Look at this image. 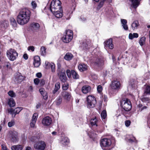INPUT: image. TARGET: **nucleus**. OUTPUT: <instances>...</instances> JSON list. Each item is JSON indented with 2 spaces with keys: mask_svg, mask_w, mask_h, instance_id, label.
Instances as JSON below:
<instances>
[{
  "mask_svg": "<svg viewBox=\"0 0 150 150\" xmlns=\"http://www.w3.org/2000/svg\"><path fill=\"white\" fill-rule=\"evenodd\" d=\"M61 4V2L59 0H53L50 4L51 11L57 18H61L63 16Z\"/></svg>",
  "mask_w": 150,
  "mask_h": 150,
  "instance_id": "obj_1",
  "label": "nucleus"
},
{
  "mask_svg": "<svg viewBox=\"0 0 150 150\" xmlns=\"http://www.w3.org/2000/svg\"><path fill=\"white\" fill-rule=\"evenodd\" d=\"M30 12L28 9L24 8L22 9L17 16L18 23L23 25L28 23L30 18Z\"/></svg>",
  "mask_w": 150,
  "mask_h": 150,
  "instance_id": "obj_2",
  "label": "nucleus"
},
{
  "mask_svg": "<svg viewBox=\"0 0 150 150\" xmlns=\"http://www.w3.org/2000/svg\"><path fill=\"white\" fill-rule=\"evenodd\" d=\"M6 56L8 59L11 61L15 60L18 57V54L14 49L10 48L6 52Z\"/></svg>",
  "mask_w": 150,
  "mask_h": 150,
  "instance_id": "obj_3",
  "label": "nucleus"
},
{
  "mask_svg": "<svg viewBox=\"0 0 150 150\" xmlns=\"http://www.w3.org/2000/svg\"><path fill=\"white\" fill-rule=\"evenodd\" d=\"M122 108L126 111H129L131 109L132 104L130 101L127 98H125L121 102Z\"/></svg>",
  "mask_w": 150,
  "mask_h": 150,
  "instance_id": "obj_4",
  "label": "nucleus"
},
{
  "mask_svg": "<svg viewBox=\"0 0 150 150\" xmlns=\"http://www.w3.org/2000/svg\"><path fill=\"white\" fill-rule=\"evenodd\" d=\"M73 37L72 31L70 30H67L62 38V40L64 42L68 43L72 40Z\"/></svg>",
  "mask_w": 150,
  "mask_h": 150,
  "instance_id": "obj_5",
  "label": "nucleus"
},
{
  "mask_svg": "<svg viewBox=\"0 0 150 150\" xmlns=\"http://www.w3.org/2000/svg\"><path fill=\"white\" fill-rule=\"evenodd\" d=\"M87 107L88 108H93L95 106L96 101L95 97L93 96H88L87 98Z\"/></svg>",
  "mask_w": 150,
  "mask_h": 150,
  "instance_id": "obj_6",
  "label": "nucleus"
},
{
  "mask_svg": "<svg viewBox=\"0 0 150 150\" xmlns=\"http://www.w3.org/2000/svg\"><path fill=\"white\" fill-rule=\"evenodd\" d=\"M112 90L114 91H117L121 87V84L120 82L117 80H112L110 85Z\"/></svg>",
  "mask_w": 150,
  "mask_h": 150,
  "instance_id": "obj_7",
  "label": "nucleus"
},
{
  "mask_svg": "<svg viewBox=\"0 0 150 150\" xmlns=\"http://www.w3.org/2000/svg\"><path fill=\"white\" fill-rule=\"evenodd\" d=\"M45 143L41 141L35 143L34 145L35 149L38 150H44L46 146Z\"/></svg>",
  "mask_w": 150,
  "mask_h": 150,
  "instance_id": "obj_8",
  "label": "nucleus"
},
{
  "mask_svg": "<svg viewBox=\"0 0 150 150\" xmlns=\"http://www.w3.org/2000/svg\"><path fill=\"white\" fill-rule=\"evenodd\" d=\"M10 139L13 142H17L18 138L17 133L15 131H10L8 135Z\"/></svg>",
  "mask_w": 150,
  "mask_h": 150,
  "instance_id": "obj_9",
  "label": "nucleus"
},
{
  "mask_svg": "<svg viewBox=\"0 0 150 150\" xmlns=\"http://www.w3.org/2000/svg\"><path fill=\"white\" fill-rule=\"evenodd\" d=\"M111 141L110 139H104L101 141L100 145L103 148L104 147H107L109 146L111 144Z\"/></svg>",
  "mask_w": 150,
  "mask_h": 150,
  "instance_id": "obj_10",
  "label": "nucleus"
},
{
  "mask_svg": "<svg viewBox=\"0 0 150 150\" xmlns=\"http://www.w3.org/2000/svg\"><path fill=\"white\" fill-rule=\"evenodd\" d=\"M51 118L49 116H47L44 118L42 121L43 125L45 126L50 125L52 123Z\"/></svg>",
  "mask_w": 150,
  "mask_h": 150,
  "instance_id": "obj_11",
  "label": "nucleus"
},
{
  "mask_svg": "<svg viewBox=\"0 0 150 150\" xmlns=\"http://www.w3.org/2000/svg\"><path fill=\"white\" fill-rule=\"evenodd\" d=\"M62 95L64 99L67 101L70 100L72 98L71 93L69 92L64 91L62 93Z\"/></svg>",
  "mask_w": 150,
  "mask_h": 150,
  "instance_id": "obj_12",
  "label": "nucleus"
},
{
  "mask_svg": "<svg viewBox=\"0 0 150 150\" xmlns=\"http://www.w3.org/2000/svg\"><path fill=\"white\" fill-rule=\"evenodd\" d=\"M24 79V77L23 76L21 73H17L15 76L14 81L16 83H19L22 82Z\"/></svg>",
  "mask_w": 150,
  "mask_h": 150,
  "instance_id": "obj_13",
  "label": "nucleus"
},
{
  "mask_svg": "<svg viewBox=\"0 0 150 150\" xmlns=\"http://www.w3.org/2000/svg\"><path fill=\"white\" fill-rule=\"evenodd\" d=\"M46 68L47 69H49L51 67L52 71L54 72L55 71V65L53 63H50L47 61L45 62Z\"/></svg>",
  "mask_w": 150,
  "mask_h": 150,
  "instance_id": "obj_14",
  "label": "nucleus"
},
{
  "mask_svg": "<svg viewBox=\"0 0 150 150\" xmlns=\"http://www.w3.org/2000/svg\"><path fill=\"white\" fill-rule=\"evenodd\" d=\"M105 46L106 48H108L111 49H113L114 45L112 43V39L110 38L105 42Z\"/></svg>",
  "mask_w": 150,
  "mask_h": 150,
  "instance_id": "obj_15",
  "label": "nucleus"
},
{
  "mask_svg": "<svg viewBox=\"0 0 150 150\" xmlns=\"http://www.w3.org/2000/svg\"><path fill=\"white\" fill-rule=\"evenodd\" d=\"M88 66L87 64L84 63H81L79 64L78 68L79 70L81 72H83L87 70Z\"/></svg>",
  "mask_w": 150,
  "mask_h": 150,
  "instance_id": "obj_16",
  "label": "nucleus"
},
{
  "mask_svg": "<svg viewBox=\"0 0 150 150\" xmlns=\"http://www.w3.org/2000/svg\"><path fill=\"white\" fill-rule=\"evenodd\" d=\"M33 65L35 67H37L40 64V58L38 56H35L34 58Z\"/></svg>",
  "mask_w": 150,
  "mask_h": 150,
  "instance_id": "obj_17",
  "label": "nucleus"
},
{
  "mask_svg": "<svg viewBox=\"0 0 150 150\" xmlns=\"http://www.w3.org/2000/svg\"><path fill=\"white\" fill-rule=\"evenodd\" d=\"M126 141L130 143L135 142L136 140L135 138L132 135H127L126 137Z\"/></svg>",
  "mask_w": 150,
  "mask_h": 150,
  "instance_id": "obj_18",
  "label": "nucleus"
},
{
  "mask_svg": "<svg viewBox=\"0 0 150 150\" xmlns=\"http://www.w3.org/2000/svg\"><path fill=\"white\" fill-rule=\"evenodd\" d=\"M22 109V107H17L15 108L14 110L12 109H11L8 110L9 112H10L11 113L15 114V116L17 114L19 113V112Z\"/></svg>",
  "mask_w": 150,
  "mask_h": 150,
  "instance_id": "obj_19",
  "label": "nucleus"
},
{
  "mask_svg": "<svg viewBox=\"0 0 150 150\" xmlns=\"http://www.w3.org/2000/svg\"><path fill=\"white\" fill-rule=\"evenodd\" d=\"M131 2V6L135 8H136L139 5L140 0H129Z\"/></svg>",
  "mask_w": 150,
  "mask_h": 150,
  "instance_id": "obj_20",
  "label": "nucleus"
},
{
  "mask_svg": "<svg viewBox=\"0 0 150 150\" xmlns=\"http://www.w3.org/2000/svg\"><path fill=\"white\" fill-rule=\"evenodd\" d=\"M91 89V88L89 86H84L82 88L81 91L82 92L85 94H86L89 92Z\"/></svg>",
  "mask_w": 150,
  "mask_h": 150,
  "instance_id": "obj_21",
  "label": "nucleus"
},
{
  "mask_svg": "<svg viewBox=\"0 0 150 150\" xmlns=\"http://www.w3.org/2000/svg\"><path fill=\"white\" fill-rule=\"evenodd\" d=\"M121 21L122 24V25L124 29L126 30H128V27L127 25V21L125 19H121Z\"/></svg>",
  "mask_w": 150,
  "mask_h": 150,
  "instance_id": "obj_22",
  "label": "nucleus"
},
{
  "mask_svg": "<svg viewBox=\"0 0 150 150\" xmlns=\"http://www.w3.org/2000/svg\"><path fill=\"white\" fill-rule=\"evenodd\" d=\"M39 91L41 94L43 96V98L44 99H47V92L45 91L44 89L43 88H40Z\"/></svg>",
  "mask_w": 150,
  "mask_h": 150,
  "instance_id": "obj_23",
  "label": "nucleus"
},
{
  "mask_svg": "<svg viewBox=\"0 0 150 150\" xmlns=\"http://www.w3.org/2000/svg\"><path fill=\"white\" fill-rule=\"evenodd\" d=\"M59 79L63 82H65L67 80V77L65 72H61L60 74Z\"/></svg>",
  "mask_w": 150,
  "mask_h": 150,
  "instance_id": "obj_24",
  "label": "nucleus"
},
{
  "mask_svg": "<svg viewBox=\"0 0 150 150\" xmlns=\"http://www.w3.org/2000/svg\"><path fill=\"white\" fill-rule=\"evenodd\" d=\"M23 149V146L22 145H13L11 147L12 150H22Z\"/></svg>",
  "mask_w": 150,
  "mask_h": 150,
  "instance_id": "obj_25",
  "label": "nucleus"
},
{
  "mask_svg": "<svg viewBox=\"0 0 150 150\" xmlns=\"http://www.w3.org/2000/svg\"><path fill=\"white\" fill-rule=\"evenodd\" d=\"M73 57V55L71 53L68 52L66 53L64 56V59L67 60H70L72 59Z\"/></svg>",
  "mask_w": 150,
  "mask_h": 150,
  "instance_id": "obj_26",
  "label": "nucleus"
},
{
  "mask_svg": "<svg viewBox=\"0 0 150 150\" xmlns=\"http://www.w3.org/2000/svg\"><path fill=\"white\" fill-rule=\"evenodd\" d=\"M32 28L34 30H38L40 27V25L37 23H33L31 24Z\"/></svg>",
  "mask_w": 150,
  "mask_h": 150,
  "instance_id": "obj_27",
  "label": "nucleus"
},
{
  "mask_svg": "<svg viewBox=\"0 0 150 150\" xmlns=\"http://www.w3.org/2000/svg\"><path fill=\"white\" fill-rule=\"evenodd\" d=\"M139 25L138 21L136 20L134 21L132 23L131 25V27L133 30H134L137 28V27Z\"/></svg>",
  "mask_w": 150,
  "mask_h": 150,
  "instance_id": "obj_28",
  "label": "nucleus"
},
{
  "mask_svg": "<svg viewBox=\"0 0 150 150\" xmlns=\"http://www.w3.org/2000/svg\"><path fill=\"white\" fill-rule=\"evenodd\" d=\"M62 102V98L61 97H58L54 103V105L57 106L59 105Z\"/></svg>",
  "mask_w": 150,
  "mask_h": 150,
  "instance_id": "obj_29",
  "label": "nucleus"
},
{
  "mask_svg": "<svg viewBox=\"0 0 150 150\" xmlns=\"http://www.w3.org/2000/svg\"><path fill=\"white\" fill-rule=\"evenodd\" d=\"M138 34L136 33H130L129 35V38L131 40L133 39L134 38H137L138 37Z\"/></svg>",
  "mask_w": 150,
  "mask_h": 150,
  "instance_id": "obj_30",
  "label": "nucleus"
},
{
  "mask_svg": "<svg viewBox=\"0 0 150 150\" xmlns=\"http://www.w3.org/2000/svg\"><path fill=\"white\" fill-rule=\"evenodd\" d=\"M60 88V83L59 82H57L55 85L54 90L53 91V94H55L59 90Z\"/></svg>",
  "mask_w": 150,
  "mask_h": 150,
  "instance_id": "obj_31",
  "label": "nucleus"
},
{
  "mask_svg": "<svg viewBox=\"0 0 150 150\" xmlns=\"http://www.w3.org/2000/svg\"><path fill=\"white\" fill-rule=\"evenodd\" d=\"M8 104L11 107H13L15 105V102L13 99L12 98H10L9 99Z\"/></svg>",
  "mask_w": 150,
  "mask_h": 150,
  "instance_id": "obj_32",
  "label": "nucleus"
},
{
  "mask_svg": "<svg viewBox=\"0 0 150 150\" xmlns=\"http://www.w3.org/2000/svg\"><path fill=\"white\" fill-rule=\"evenodd\" d=\"M97 119L95 117L94 118H92L90 120V123L92 126L96 125L97 126L96 123L97 122Z\"/></svg>",
  "mask_w": 150,
  "mask_h": 150,
  "instance_id": "obj_33",
  "label": "nucleus"
},
{
  "mask_svg": "<svg viewBox=\"0 0 150 150\" xmlns=\"http://www.w3.org/2000/svg\"><path fill=\"white\" fill-rule=\"evenodd\" d=\"M71 74L74 79H78L79 78V75L74 71L72 70L71 71Z\"/></svg>",
  "mask_w": 150,
  "mask_h": 150,
  "instance_id": "obj_34",
  "label": "nucleus"
},
{
  "mask_svg": "<svg viewBox=\"0 0 150 150\" xmlns=\"http://www.w3.org/2000/svg\"><path fill=\"white\" fill-rule=\"evenodd\" d=\"M8 25V23L7 21H4L2 22L1 24V27L4 28H6Z\"/></svg>",
  "mask_w": 150,
  "mask_h": 150,
  "instance_id": "obj_35",
  "label": "nucleus"
},
{
  "mask_svg": "<svg viewBox=\"0 0 150 150\" xmlns=\"http://www.w3.org/2000/svg\"><path fill=\"white\" fill-rule=\"evenodd\" d=\"M69 142V140L67 137H64L62 141V143L64 145H67Z\"/></svg>",
  "mask_w": 150,
  "mask_h": 150,
  "instance_id": "obj_36",
  "label": "nucleus"
},
{
  "mask_svg": "<svg viewBox=\"0 0 150 150\" xmlns=\"http://www.w3.org/2000/svg\"><path fill=\"white\" fill-rule=\"evenodd\" d=\"M46 48L42 46L40 48V53L42 55L45 56L46 54Z\"/></svg>",
  "mask_w": 150,
  "mask_h": 150,
  "instance_id": "obj_37",
  "label": "nucleus"
},
{
  "mask_svg": "<svg viewBox=\"0 0 150 150\" xmlns=\"http://www.w3.org/2000/svg\"><path fill=\"white\" fill-rule=\"evenodd\" d=\"M11 24L13 27H16L17 25L16 22L13 18H11L10 19Z\"/></svg>",
  "mask_w": 150,
  "mask_h": 150,
  "instance_id": "obj_38",
  "label": "nucleus"
},
{
  "mask_svg": "<svg viewBox=\"0 0 150 150\" xmlns=\"http://www.w3.org/2000/svg\"><path fill=\"white\" fill-rule=\"evenodd\" d=\"M101 116L102 119H105L107 116L106 111L105 110H103L101 113Z\"/></svg>",
  "mask_w": 150,
  "mask_h": 150,
  "instance_id": "obj_39",
  "label": "nucleus"
},
{
  "mask_svg": "<svg viewBox=\"0 0 150 150\" xmlns=\"http://www.w3.org/2000/svg\"><path fill=\"white\" fill-rule=\"evenodd\" d=\"M145 40L146 38L144 37H143L140 38L139 41V43L140 45L142 46L144 44Z\"/></svg>",
  "mask_w": 150,
  "mask_h": 150,
  "instance_id": "obj_40",
  "label": "nucleus"
},
{
  "mask_svg": "<svg viewBox=\"0 0 150 150\" xmlns=\"http://www.w3.org/2000/svg\"><path fill=\"white\" fill-rule=\"evenodd\" d=\"M38 116V114L37 113H35L33 116L31 120L36 122Z\"/></svg>",
  "mask_w": 150,
  "mask_h": 150,
  "instance_id": "obj_41",
  "label": "nucleus"
},
{
  "mask_svg": "<svg viewBox=\"0 0 150 150\" xmlns=\"http://www.w3.org/2000/svg\"><path fill=\"white\" fill-rule=\"evenodd\" d=\"M8 95L12 97H14L16 96V94L12 91H10L8 92Z\"/></svg>",
  "mask_w": 150,
  "mask_h": 150,
  "instance_id": "obj_42",
  "label": "nucleus"
},
{
  "mask_svg": "<svg viewBox=\"0 0 150 150\" xmlns=\"http://www.w3.org/2000/svg\"><path fill=\"white\" fill-rule=\"evenodd\" d=\"M144 92L147 94H150V86H146Z\"/></svg>",
  "mask_w": 150,
  "mask_h": 150,
  "instance_id": "obj_43",
  "label": "nucleus"
},
{
  "mask_svg": "<svg viewBox=\"0 0 150 150\" xmlns=\"http://www.w3.org/2000/svg\"><path fill=\"white\" fill-rule=\"evenodd\" d=\"M15 122L14 120H12L8 123V126L9 127H11L15 125Z\"/></svg>",
  "mask_w": 150,
  "mask_h": 150,
  "instance_id": "obj_44",
  "label": "nucleus"
},
{
  "mask_svg": "<svg viewBox=\"0 0 150 150\" xmlns=\"http://www.w3.org/2000/svg\"><path fill=\"white\" fill-rule=\"evenodd\" d=\"M105 1L100 0V1L98 6V8H100L103 5Z\"/></svg>",
  "mask_w": 150,
  "mask_h": 150,
  "instance_id": "obj_45",
  "label": "nucleus"
},
{
  "mask_svg": "<svg viewBox=\"0 0 150 150\" xmlns=\"http://www.w3.org/2000/svg\"><path fill=\"white\" fill-rule=\"evenodd\" d=\"M69 88V85L67 84L64 83L62 86L63 89L64 90H67Z\"/></svg>",
  "mask_w": 150,
  "mask_h": 150,
  "instance_id": "obj_46",
  "label": "nucleus"
},
{
  "mask_svg": "<svg viewBox=\"0 0 150 150\" xmlns=\"http://www.w3.org/2000/svg\"><path fill=\"white\" fill-rule=\"evenodd\" d=\"M97 90L99 93H101L103 90L102 86L100 85H98L97 87Z\"/></svg>",
  "mask_w": 150,
  "mask_h": 150,
  "instance_id": "obj_47",
  "label": "nucleus"
},
{
  "mask_svg": "<svg viewBox=\"0 0 150 150\" xmlns=\"http://www.w3.org/2000/svg\"><path fill=\"white\" fill-rule=\"evenodd\" d=\"M36 122L35 121L31 120V122L30 123V126L31 127L34 128L35 127V124Z\"/></svg>",
  "mask_w": 150,
  "mask_h": 150,
  "instance_id": "obj_48",
  "label": "nucleus"
},
{
  "mask_svg": "<svg viewBox=\"0 0 150 150\" xmlns=\"http://www.w3.org/2000/svg\"><path fill=\"white\" fill-rule=\"evenodd\" d=\"M31 4L32 8L33 9H35L37 7V4L35 1H33L31 3Z\"/></svg>",
  "mask_w": 150,
  "mask_h": 150,
  "instance_id": "obj_49",
  "label": "nucleus"
},
{
  "mask_svg": "<svg viewBox=\"0 0 150 150\" xmlns=\"http://www.w3.org/2000/svg\"><path fill=\"white\" fill-rule=\"evenodd\" d=\"M88 135L90 137V138H94L96 137V134L94 133L90 134L89 133H88Z\"/></svg>",
  "mask_w": 150,
  "mask_h": 150,
  "instance_id": "obj_50",
  "label": "nucleus"
},
{
  "mask_svg": "<svg viewBox=\"0 0 150 150\" xmlns=\"http://www.w3.org/2000/svg\"><path fill=\"white\" fill-rule=\"evenodd\" d=\"M82 47L84 50H86L88 47V45L85 42H83L82 45Z\"/></svg>",
  "mask_w": 150,
  "mask_h": 150,
  "instance_id": "obj_51",
  "label": "nucleus"
},
{
  "mask_svg": "<svg viewBox=\"0 0 150 150\" xmlns=\"http://www.w3.org/2000/svg\"><path fill=\"white\" fill-rule=\"evenodd\" d=\"M131 124V121L129 120H127L125 122V125L127 127H129Z\"/></svg>",
  "mask_w": 150,
  "mask_h": 150,
  "instance_id": "obj_52",
  "label": "nucleus"
},
{
  "mask_svg": "<svg viewBox=\"0 0 150 150\" xmlns=\"http://www.w3.org/2000/svg\"><path fill=\"white\" fill-rule=\"evenodd\" d=\"M66 73H67V76H68L69 78L71 76V72L70 70L68 69L66 71Z\"/></svg>",
  "mask_w": 150,
  "mask_h": 150,
  "instance_id": "obj_53",
  "label": "nucleus"
},
{
  "mask_svg": "<svg viewBox=\"0 0 150 150\" xmlns=\"http://www.w3.org/2000/svg\"><path fill=\"white\" fill-rule=\"evenodd\" d=\"M34 82L35 84L38 85L40 82V80L36 78L34 79Z\"/></svg>",
  "mask_w": 150,
  "mask_h": 150,
  "instance_id": "obj_54",
  "label": "nucleus"
},
{
  "mask_svg": "<svg viewBox=\"0 0 150 150\" xmlns=\"http://www.w3.org/2000/svg\"><path fill=\"white\" fill-rule=\"evenodd\" d=\"M34 47L33 46H30L28 48V50H31L32 52L34 51Z\"/></svg>",
  "mask_w": 150,
  "mask_h": 150,
  "instance_id": "obj_55",
  "label": "nucleus"
},
{
  "mask_svg": "<svg viewBox=\"0 0 150 150\" xmlns=\"http://www.w3.org/2000/svg\"><path fill=\"white\" fill-rule=\"evenodd\" d=\"M1 148L2 150H9L8 149L6 146L4 144L1 145Z\"/></svg>",
  "mask_w": 150,
  "mask_h": 150,
  "instance_id": "obj_56",
  "label": "nucleus"
},
{
  "mask_svg": "<svg viewBox=\"0 0 150 150\" xmlns=\"http://www.w3.org/2000/svg\"><path fill=\"white\" fill-rule=\"evenodd\" d=\"M141 100L143 102H146L148 101V98H145L144 97H142L141 98Z\"/></svg>",
  "mask_w": 150,
  "mask_h": 150,
  "instance_id": "obj_57",
  "label": "nucleus"
},
{
  "mask_svg": "<svg viewBox=\"0 0 150 150\" xmlns=\"http://www.w3.org/2000/svg\"><path fill=\"white\" fill-rule=\"evenodd\" d=\"M98 61L96 62L95 63L97 64H98V65L100 64H101L103 63V61L102 60L100 59H98Z\"/></svg>",
  "mask_w": 150,
  "mask_h": 150,
  "instance_id": "obj_58",
  "label": "nucleus"
},
{
  "mask_svg": "<svg viewBox=\"0 0 150 150\" xmlns=\"http://www.w3.org/2000/svg\"><path fill=\"white\" fill-rule=\"evenodd\" d=\"M66 15L65 17L67 18V19L69 18H70V16L71 15V13L70 12H67L66 13Z\"/></svg>",
  "mask_w": 150,
  "mask_h": 150,
  "instance_id": "obj_59",
  "label": "nucleus"
},
{
  "mask_svg": "<svg viewBox=\"0 0 150 150\" xmlns=\"http://www.w3.org/2000/svg\"><path fill=\"white\" fill-rule=\"evenodd\" d=\"M129 62V61L127 57L124 60V63L127 64Z\"/></svg>",
  "mask_w": 150,
  "mask_h": 150,
  "instance_id": "obj_60",
  "label": "nucleus"
},
{
  "mask_svg": "<svg viewBox=\"0 0 150 150\" xmlns=\"http://www.w3.org/2000/svg\"><path fill=\"white\" fill-rule=\"evenodd\" d=\"M36 139V137L35 136L32 137L30 139V140L32 142H34L35 141Z\"/></svg>",
  "mask_w": 150,
  "mask_h": 150,
  "instance_id": "obj_61",
  "label": "nucleus"
},
{
  "mask_svg": "<svg viewBox=\"0 0 150 150\" xmlns=\"http://www.w3.org/2000/svg\"><path fill=\"white\" fill-rule=\"evenodd\" d=\"M36 76L40 78L42 76V74L41 73H38L36 74Z\"/></svg>",
  "mask_w": 150,
  "mask_h": 150,
  "instance_id": "obj_62",
  "label": "nucleus"
},
{
  "mask_svg": "<svg viewBox=\"0 0 150 150\" xmlns=\"http://www.w3.org/2000/svg\"><path fill=\"white\" fill-rule=\"evenodd\" d=\"M45 81L44 79H41L40 81V83L41 85H43L45 84Z\"/></svg>",
  "mask_w": 150,
  "mask_h": 150,
  "instance_id": "obj_63",
  "label": "nucleus"
},
{
  "mask_svg": "<svg viewBox=\"0 0 150 150\" xmlns=\"http://www.w3.org/2000/svg\"><path fill=\"white\" fill-rule=\"evenodd\" d=\"M23 57L25 59H27L28 57V55L26 54H24L23 55Z\"/></svg>",
  "mask_w": 150,
  "mask_h": 150,
  "instance_id": "obj_64",
  "label": "nucleus"
}]
</instances>
